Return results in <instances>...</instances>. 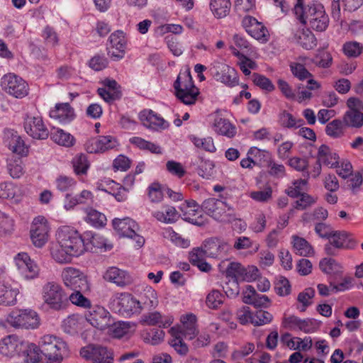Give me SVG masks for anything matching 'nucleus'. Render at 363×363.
<instances>
[{"instance_id": "f257e3e1", "label": "nucleus", "mask_w": 363, "mask_h": 363, "mask_svg": "<svg viewBox=\"0 0 363 363\" xmlns=\"http://www.w3.org/2000/svg\"><path fill=\"white\" fill-rule=\"evenodd\" d=\"M88 241L69 226H62L56 233V242L50 247L52 258L60 264L71 262L73 257H78L85 251L92 250L96 246V236L91 233H86Z\"/></svg>"}, {"instance_id": "f03ea898", "label": "nucleus", "mask_w": 363, "mask_h": 363, "mask_svg": "<svg viewBox=\"0 0 363 363\" xmlns=\"http://www.w3.org/2000/svg\"><path fill=\"white\" fill-rule=\"evenodd\" d=\"M304 0H297L294 6V13L303 24H308L317 31L325 30L329 23V18L325 13L323 6L317 2L308 4L303 6Z\"/></svg>"}, {"instance_id": "7ed1b4c3", "label": "nucleus", "mask_w": 363, "mask_h": 363, "mask_svg": "<svg viewBox=\"0 0 363 363\" xmlns=\"http://www.w3.org/2000/svg\"><path fill=\"white\" fill-rule=\"evenodd\" d=\"M38 344L48 363H60L68 350L67 343L52 335H43Z\"/></svg>"}, {"instance_id": "20e7f679", "label": "nucleus", "mask_w": 363, "mask_h": 363, "mask_svg": "<svg viewBox=\"0 0 363 363\" xmlns=\"http://www.w3.org/2000/svg\"><path fill=\"white\" fill-rule=\"evenodd\" d=\"M6 322L16 329L35 330L40 325V318L33 309H16L7 315Z\"/></svg>"}, {"instance_id": "39448f33", "label": "nucleus", "mask_w": 363, "mask_h": 363, "mask_svg": "<svg viewBox=\"0 0 363 363\" xmlns=\"http://www.w3.org/2000/svg\"><path fill=\"white\" fill-rule=\"evenodd\" d=\"M174 88L177 99L186 105L194 104L200 93L190 72L180 73L174 83Z\"/></svg>"}, {"instance_id": "423d86ee", "label": "nucleus", "mask_w": 363, "mask_h": 363, "mask_svg": "<svg viewBox=\"0 0 363 363\" xmlns=\"http://www.w3.org/2000/svg\"><path fill=\"white\" fill-rule=\"evenodd\" d=\"M42 297L51 309L60 311L66 306V295L61 285L56 281H48L43 286Z\"/></svg>"}, {"instance_id": "0eeeda50", "label": "nucleus", "mask_w": 363, "mask_h": 363, "mask_svg": "<svg viewBox=\"0 0 363 363\" xmlns=\"http://www.w3.org/2000/svg\"><path fill=\"white\" fill-rule=\"evenodd\" d=\"M201 208L206 214L220 222H230L235 217L234 209L231 206L215 198L204 200Z\"/></svg>"}, {"instance_id": "6e6552de", "label": "nucleus", "mask_w": 363, "mask_h": 363, "mask_svg": "<svg viewBox=\"0 0 363 363\" xmlns=\"http://www.w3.org/2000/svg\"><path fill=\"white\" fill-rule=\"evenodd\" d=\"M62 280L64 285L72 291H90V284L87 276L80 269L67 267L62 271Z\"/></svg>"}, {"instance_id": "1a4fd4ad", "label": "nucleus", "mask_w": 363, "mask_h": 363, "mask_svg": "<svg viewBox=\"0 0 363 363\" xmlns=\"http://www.w3.org/2000/svg\"><path fill=\"white\" fill-rule=\"evenodd\" d=\"M1 86L8 94L16 98L23 99L29 93L28 83L21 77L9 73L1 79Z\"/></svg>"}, {"instance_id": "9d476101", "label": "nucleus", "mask_w": 363, "mask_h": 363, "mask_svg": "<svg viewBox=\"0 0 363 363\" xmlns=\"http://www.w3.org/2000/svg\"><path fill=\"white\" fill-rule=\"evenodd\" d=\"M113 226L121 237H127L135 241V247H141L145 243L143 236L137 233L139 230L138 225L131 218H115L113 220Z\"/></svg>"}, {"instance_id": "9b49d317", "label": "nucleus", "mask_w": 363, "mask_h": 363, "mask_svg": "<svg viewBox=\"0 0 363 363\" xmlns=\"http://www.w3.org/2000/svg\"><path fill=\"white\" fill-rule=\"evenodd\" d=\"M86 320L94 328L104 330L113 324L111 313L103 306L90 307L85 315Z\"/></svg>"}, {"instance_id": "f8f14e48", "label": "nucleus", "mask_w": 363, "mask_h": 363, "mask_svg": "<svg viewBox=\"0 0 363 363\" xmlns=\"http://www.w3.org/2000/svg\"><path fill=\"white\" fill-rule=\"evenodd\" d=\"M210 70L216 81L231 87L238 84L236 70L228 65L220 62H215Z\"/></svg>"}, {"instance_id": "ddd939ff", "label": "nucleus", "mask_w": 363, "mask_h": 363, "mask_svg": "<svg viewBox=\"0 0 363 363\" xmlns=\"http://www.w3.org/2000/svg\"><path fill=\"white\" fill-rule=\"evenodd\" d=\"M50 228L47 220L42 216L34 218L30 228V238L37 247H42L48 242Z\"/></svg>"}, {"instance_id": "4468645a", "label": "nucleus", "mask_w": 363, "mask_h": 363, "mask_svg": "<svg viewBox=\"0 0 363 363\" xmlns=\"http://www.w3.org/2000/svg\"><path fill=\"white\" fill-rule=\"evenodd\" d=\"M242 25L250 35L260 43H265L269 40V33L267 28L255 18L245 16L242 19Z\"/></svg>"}, {"instance_id": "2eb2a0df", "label": "nucleus", "mask_w": 363, "mask_h": 363, "mask_svg": "<svg viewBox=\"0 0 363 363\" xmlns=\"http://www.w3.org/2000/svg\"><path fill=\"white\" fill-rule=\"evenodd\" d=\"M113 301H116L118 311L122 315L130 316L133 314L140 313L138 299L130 294H117L114 296Z\"/></svg>"}, {"instance_id": "dca6fc26", "label": "nucleus", "mask_w": 363, "mask_h": 363, "mask_svg": "<svg viewBox=\"0 0 363 363\" xmlns=\"http://www.w3.org/2000/svg\"><path fill=\"white\" fill-rule=\"evenodd\" d=\"M23 126L27 134L33 139L45 140L49 136V130L40 116H27Z\"/></svg>"}, {"instance_id": "f3484780", "label": "nucleus", "mask_w": 363, "mask_h": 363, "mask_svg": "<svg viewBox=\"0 0 363 363\" xmlns=\"http://www.w3.org/2000/svg\"><path fill=\"white\" fill-rule=\"evenodd\" d=\"M80 355L91 359L93 363H113L111 353L106 347L99 345H88L81 349Z\"/></svg>"}, {"instance_id": "a211bd4d", "label": "nucleus", "mask_w": 363, "mask_h": 363, "mask_svg": "<svg viewBox=\"0 0 363 363\" xmlns=\"http://www.w3.org/2000/svg\"><path fill=\"white\" fill-rule=\"evenodd\" d=\"M15 262L26 279L30 280L38 277L40 268L27 253H18L15 257Z\"/></svg>"}, {"instance_id": "6ab92c4d", "label": "nucleus", "mask_w": 363, "mask_h": 363, "mask_svg": "<svg viewBox=\"0 0 363 363\" xmlns=\"http://www.w3.org/2000/svg\"><path fill=\"white\" fill-rule=\"evenodd\" d=\"M4 141L6 146L13 153L21 156H27L28 147L16 131L11 129L5 130Z\"/></svg>"}, {"instance_id": "aec40b11", "label": "nucleus", "mask_w": 363, "mask_h": 363, "mask_svg": "<svg viewBox=\"0 0 363 363\" xmlns=\"http://www.w3.org/2000/svg\"><path fill=\"white\" fill-rule=\"evenodd\" d=\"M199 206L194 201H186L182 204L180 209L182 212V218L194 225L201 226L206 224L207 219L203 216L199 215Z\"/></svg>"}, {"instance_id": "412c9836", "label": "nucleus", "mask_w": 363, "mask_h": 363, "mask_svg": "<svg viewBox=\"0 0 363 363\" xmlns=\"http://www.w3.org/2000/svg\"><path fill=\"white\" fill-rule=\"evenodd\" d=\"M24 340L15 335H9L0 340V354L11 357L16 354L21 355Z\"/></svg>"}, {"instance_id": "4be33fe9", "label": "nucleus", "mask_w": 363, "mask_h": 363, "mask_svg": "<svg viewBox=\"0 0 363 363\" xmlns=\"http://www.w3.org/2000/svg\"><path fill=\"white\" fill-rule=\"evenodd\" d=\"M206 256L212 258H222L230 250V245L223 240L212 238L203 243Z\"/></svg>"}, {"instance_id": "5701e85b", "label": "nucleus", "mask_w": 363, "mask_h": 363, "mask_svg": "<svg viewBox=\"0 0 363 363\" xmlns=\"http://www.w3.org/2000/svg\"><path fill=\"white\" fill-rule=\"evenodd\" d=\"M118 145L117 140L112 136H99L89 140L86 144V149L89 152H103L113 149Z\"/></svg>"}, {"instance_id": "b1692460", "label": "nucleus", "mask_w": 363, "mask_h": 363, "mask_svg": "<svg viewBox=\"0 0 363 363\" xmlns=\"http://www.w3.org/2000/svg\"><path fill=\"white\" fill-rule=\"evenodd\" d=\"M25 195L22 186L10 182L0 183V199H12L15 202L21 201Z\"/></svg>"}, {"instance_id": "393cba45", "label": "nucleus", "mask_w": 363, "mask_h": 363, "mask_svg": "<svg viewBox=\"0 0 363 363\" xmlns=\"http://www.w3.org/2000/svg\"><path fill=\"white\" fill-rule=\"evenodd\" d=\"M140 119L145 126L154 130L165 129L169 126L166 121L152 110H144L140 112Z\"/></svg>"}, {"instance_id": "a878e982", "label": "nucleus", "mask_w": 363, "mask_h": 363, "mask_svg": "<svg viewBox=\"0 0 363 363\" xmlns=\"http://www.w3.org/2000/svg\"><path fill=\"white\" fill-rule=\"evenodd\" d=\"M50 116L60 123H67L72 121L74 117V109L68 103L57 104L50 111Z\"/></svg>"}, {"instance_id": "bb28decb", "label": "nucleus", "mask_w": 363, "mask_h": 363, "mask_svg": "<svg viewBox=\"0 0 363 363\" xmlns=\"http://www.w3.org/2000/svg\"><path fill=\"white\" fill-rule=\"evenodd\" d=\"M104 279L119 286H124L132 282L131 277L128 273L117 267L109 268L105 273Z\"/></svg>"}, {"instance_id": "cd10ccee", "label": "nucleus", "mask_w": 363, "mask_h": 363, "mask_svg": "<svg viewBox=\"0 0 363 363\" xmlns=\"http://www.w3.org/2000/svg\"><path fill=\"white\" fill-rule=\"evenodd\" d=\"M318 159L323 164L333 168L339 163V156L328 145H322L318 152Z\"/></svg>"}, {"instance_id": "c85d7f7f", "label": "nucleus", "mask_w": 363, "mask_h": 363, "mask_svg": "<svg viewBox=\"0 0 363 363\" xmlns=\"http://www.w3.org/2000/svg\"><path fill=\"white\" fill-rule=\"evenodd\" d=\"M140 311L142 310H151L158 305V300L156 291L152 288L144 290L138 299Z\"/></svg>"}, {"instance_id": "c756f323", "label": "nucleus", "mask_w": 363, "mask_h": 363, "mask_svg": "<svg viewBox=\"0 0 363 363\" xmlns=\"http://www.w3.org/2000/svg\"><path fill=\"white\" fill-rule=\"evenodd\" d=\"M152 216L160 222L172 223L177 220L179 215L174 207L167 205L160 210L153 211Z\"/></svg>"}, {"instance_id": "7c9ffc66", "label": "nucleus", "mask_w": 363, "mask_h": 363, "mask_svg": "<svg viewBox=\"0 0 363 363\" xmlns=\"http://www.w3.org/2000/svg\"><path fill=\"white\" fill-rule=\"evenodd\" d=\"M205 257L207 256L204 247L194 248L189 253V261L201 271L208 272L211 269V266L206 262Z\"/></svg>"}, {"instance_id": "2f4dec72", "label": "nucleus", "mask_w": 363, "mask_h": 363, "mask_svg": "<svg viewBox=\"0 0 363 363\" xmlns=\"http://www.w3.org/2000/svg\"><path fill=\"white\" fill-rule=\"evenodd\" d=\"M182 329L181 333L189 340H192L198 333L196 327V318L193 314H187L181 317Z\"/></svg>"}, {"instance_id": "473e14b6", "label": "nucleus", "mask_w": 363, "mask_h": 363, "mask_svg": "<svg viewBox=\"0 0 363 363\" xmlns=\"http://www.w3.org/2000/svg\"><path fill=\"white\" fill-rule=\"evenodd\" d=\"M296 42L306 50H311L316 46V39L309 30H298L295 35Z\"/></svg>"}, {"instance_id": "72a5a7b5", "label": "nucleus", "mask_w": 363, "mask_h": 363, "mask_svg": "<svg viewBox=\"0 0 363 363\" xmlns=\"http://www.w3.org/2000/svg\"><path fill=\"white\" fill-rule=\"evenodd\" d=\"M109 41L112 48L117 50L116 53L112 52V56L117 58H122L125 49V39L123 31L117 30L113 33L109 37Z\"/></svg>"}, {"instance_id": "f704fd0d", "label": "nucleus", "mask_w": 363, "mask_h": 363, "mask_svg": "<svg viewBox=\"0 0 363 363\" xmlns=\"http://www.w3.org/2000/svg\"><path fill=\"white\" fill-rule=\"evenodd\" d=\"M214 130L222 135L233 138L235 135L236 129L227 119L216 117L213 123Z\"/></svg>"}, {"instance_id": "c9c22d12", "label": "nucleus", "mask_w": 363, "mask_h": 363, "mask_svg": "<svg viewBox=\"0 0 363 363\" xmlns=\"http://www.w3.org/2000/svg\"><path fill=\"white\" fill-rule=\"evenodd\" d=\"M329 241L337 249L350 248L352 247L350 234L346 231H333Z\"/></svg>"}, {"instance_id": "e433bc0d", "label": "nucleus", "mask_w": 363, "mask_h": 363, "mask_svg": "<svg viewBox=\"0 0 363 363\" xmlns=\"http://www.w3.org/2000/svg\"><path fill=\"white\" fill-rule=\"evenodd\" d=\"M62 328L65 333L74 335L82 329V320L77 315L68 316L63 320Z\"/></svg>"}, {"instance_id": "4c0bfd02", "label": "nucleus", "mask_w": 363, "mask_h": 363, "mask_svg": "<svg viewBox=\"0 0 363 363\" xmlns=\"http://www.w3.org/2000/svg\"><path fill=\"white\" fill-rule=\"evenodd\" d=\"M18 294L17 289L10 285H0V304L5 306L13 305L16 302V296Z\"/></svg>"}, {"instance_id": "58836bf2", "label": "nucleus", "mask_w": 363, "mask_h": 363, "mask_svg": "<svg viewBox=\"0 0 363 363\" xmlns=\"http://www.w3.org/2000/svg\"><path fill=\"white\" fill-rule=\"evenodd\" d=\"M292 238L293 247L297 255L307 257L313 254V249L306 240L296 235H294Z\"/></svg>"}, {"instance_id": "ea45409f", "label": "nucleus", "mask_w": 363, "mask_h": 363, "mask_svg": "<svg viewBox=\"0 0 363 363\" xmlns=\"http://www.w3.org/2000/svg\"><path fill=\"white\" fill-rule=\"evenodd\" d=\"M210 6L213 14L221 18L229 13L231 3L230 0H211Z\"/></svg>"}, {"instance_id": "a19ab883", "label": "nucleus", "mask_w": 363, "mask_h": 363, "mask_svg": "<svg viewBox=\"0 0 363 363\" xmlns=\"http://www.w3.org/2000/svg\"><path fill=\"white\" fill-rule=\"evenodd\" d=\"M343 122L349 127H361L363 124V113L359 110H348L344 116Z\"/></svg>"}, {"instance_id": "79ce46f5", "label": "nucleus", "mask_w": 363, "mask_h": 363, "mask_svg": "<svg viewBox=\"0 0 363 363\" xmlns=\"http://www.w3.org/2000/svg\"><path fill=\"white\" fill-rule=\"evenodd\" d=\"M50 137L55 143L60 145L71 147L74 145V137L61 129L52 131Z\"/></svg>"}, {"instance_id": "37998d69", "label": "nucleus", "mask_w": 363, "mask_h": 363, "mask_svg": "<svg viewBox=\"0 0 363 363\" xmlns=\"http://www.w3.org/2000/svg\"><path fill=\"white\" fill-rule=\"evenodd\" d=\"M86 216L85 220L95 227H102L106 225V218L102 213L92 208L85 209Z\"/></svg>"}, {"instance_id": "c03bdc74", "label": "nucleus", "mask_w": 363, "mask_h": 363, "mask_svg": "<svg viewBox=\"0 0 363 363\" xmlns=\"http://www.w3.org/2000/svg\"><path fill=\"white\" fill-rule=\"evenodd\" d=\"M140 322L144 325H160V326L162 325L163 327H167L172 323V321L170 320L164 323L162 320V315L157 311L144 314L141 318Z\"/></svg>"}, {"instance_id": "a18cd8bd", "label": "nucleus", "mask_w": 363, "mask_h": 363, "mask_svg": "<svg viewBox=\"0 0 363 363\" xmlns=\"http://www.w3.org/2000/svg\"><path fill=\"white\" fill-rule=\"evenodd\" d=\"M244 272L245 267L239 262H229L225 269L226 276L238 281H244Z\"/></svg>"}, {"instance_id": "49530a36", "label": "nucleus", "mask_w": 363, "mask_h": 363, "mask_svg": "<svg viewBox=\"0 0 363 363\" xmlns=\"http://www.w3.org/2000/svg\"><path fill=\"white\" fill-rule=\"evenodd\" d=\"M189 138L190 140L198 148H201L210 152H214L216 150L213 140L211 137L201 138L195 135H190Z\"/></svg>"}, {"instance_id": "de8ad7c7", "label": "nucleus", "mask_w": 363, "mask_h": 363, "mask_svg": "<svg viewBox=\"0 0 363 363\" xmlns=\"http://www.w3.org/2000/svg\"><path fill=\"white\" fill-rule=\"evenodd\" d=\"M302 119L295 118L291 113L286 111H282L279 115V123L282 127L287 128H299L303 124Z\"/></svg>"}, {"instance_id": "09e8293b", "label": "nucleus", "mask_w": 363, "mask_h": 363, "mask_svg": "<svg viewBox=\"0 0 363 363\" xmlns=\"http://www.w3.org/2000/svg\"><path fill=\"white\" fill-rule=\"evenodd\" d=\"M72 165L76 174H86L89 167L87 157L84 154L76 155L72 160Z\"/></svg>"}, {"instance_id": "8fccbe9b", "label": "nucleus", "mask_w": 363, "mask_h": 363, "mask_svg": "<svg viewBox=\"0 0 363 363\" xmlns=\"http://www.w3.org/2000/svg\"><path fill=\"white\" fill-rule=\"evenodd\" d=\"M88 291L75 290L73 291L69 296V299L71 303L75 306L84 308H89L91 307V301L89 298L84 296V294L87 293Z\"/></svg>"}, {"instance_id": "3c124183", "label": "nucleus", "mask_w": 363, "mask_h": 363, "mask_svg": "<svg viewBox=\"0 0 363 363\" xmlns=\"http://www.w3.org/2000/svg\"><path fill=\"white\" fill-rule=\"evenodd\" d=\"M342 51L347 57L355 58L362 52L363 45L356 41L346 42L342 46Z\"/></svg>"}, {"instance_id": "603ef678", "label": "nucleus", "mask_w": 363, "mask_h": 363, "mask_svg": "<svg viewBox=\"0 0 363 363\" xmlns=\"http://www.w3.org/2000/svg\"><path fill=\"white\" fill-rule=\"evenodd\" d=\"M113 326V335L117 338H121L129 333L134 328L135 325L130 322H118L114 323Z\"/></svg>"}, {"instance_id": "864d4df0", "label": "nucleus", "mask_w": 363, "mask_h": 363, "mask_svg": "<svg viewBox=\"0 0 363 363\" xmlns=\"http://www.w3.org/2000/svg\"><path fill=\"white\" fill-rule=\"evenodd\" d=\"M23 162L20 158L9 160L7 164V169L13 178H19L23 174Z\"/></svg>"}, {"instance_id": "5fc2aeb1", "label": "nucleus", "mask_w": 363, "mask_h": 363, "mask_svg": "<svg viewBox=\"0 0 363 363\" xmlns=\"http://www.w3.org/2000/svg\"><path fill=\"white\" fill-rule=\"evenodd\" d=\"M248 154L254 155L255 158L259 162L261 166L267 167L272 160L269 152L255 147L250 149Z\"/></svg>"}, {"instance_id": "6e6d98bb", "label": "nucleus", "mask_w": 363, "mask_h": 363, "mask_svg": "<svg viewBox=\"0 0 363 363\" xmlns=\"http://www.w3.org/2000/svg\"><path fill=\"white\" fill-rule=\"evenodd\" d=\"M328 135L333 138H339L343 135V125L340 120H333L330 122L325 128Z\"/></svg>"}, {"instance_id": "4d7b16f0", "label": "nucleus", "mask_w": 363, "mask_h": 363, "mask_svg": "<svg viewBox=\"0 0 363 363\" xmlns=\"http://www.w3.org/2000/svg\"><path fill=\"white\" fill-rule=\"evenodd\" d=\"M274 290L279 296H286L289 294L291 291V285L289 280L284 277H278L274 283Z\"/></svg>"}, {"instance_id": "13d9d810", "label": "nucleus", "mask_w": 363, "mask_h": 363, "mask_svg": "<svg viewBox=\"0 0 363 363\" xmlns=\"http://www.w3.org/2000/svg\"><path fill=\"white\" fill-rule=\"evenodd\" d=\"M99 95L106 102L111 103L121 97L120 89H108L107 88H99L97 89Z\"/></svg>"}, {"instance_id": "bf43d9fd", "label": "nucleus", "mask_w": 363, "mask_h": 363, "mask_svg": "<svg viewBox=\"0 0 363 363\" xmlns=\"http://www.w3.org/2000/svg\"><path fill=\"white\" fill-rule=\"evenodd\" d=\"M273 319L272 315L266 311L259 310L253 314L252 324L254 325H262L269 323Z\"/></svg>"}, {"instance_id": "052dcab7", "label": "nucleus", "mask_w": 363, "mask_h": 363, "mask_svg": "<svg viewBox=\"0 0 363 363\" xmlns=\"http://www.w3.org/2000/svg\"><path fill=\"white\" fill-rule=\"evenodd\" d=\"M56 187L60 191H66L74 186L77 184L76 181L65 175L59 176L55 181Z\"/></svg>"}, {"instance_id": "680f3d73", "label": "nucleus", "mask_w": 363, "mask_h": 363, "mask_svg": "<svg viewBox=\"0 0 363 363\" xmlns=\"http://www.w3.org/2000/svg\"><path fill=\"white\" fill-rule=\"evenodd\" d=\"M166 169L167 172L178 178H182L185 174L186 170L183 165L174 160H169L166 163Z\"/></svg>"}, {"instance_id": "e2e57ef3", "label": "nucleus", "mask_w": 363, "mask_h": 363, "mask_svg": "<svg viewBox=\"0 0 363 363\" xmlns=\"http://www.w3.org/2000/svg\"><path fill=\"white\" fill-rule=\"evenodd\" d=\"M163 196L162 186L159 183H152L148 187V197L152 203L160 202Z\"/></svg>"}, {"instance_id": "0e129e2a", "label": "nucleus", "mask_w": 363, "mask_h": 363, "mask_svg": "<svg viewBox=\"0 0 363 363\" xmlns=\"http://www.w3.org/2000/svg\"><path fill=\"white\" fill-rule=\"evenodd\" d=\"M223 296L218 291H212L206 297V305L212 309L218 308L223 302Z\"/></svg>"}, {"instance_id": "69168bd1", "label": "nucleus", "mask_w": 363, "mask_h": 363, "mask_svg": "<svg viewBox=\"0 0 363 363\" xmlns=\"http://www.w3.org/2000/svg\"><path fill=\"white\" fill-rule=\"evenodd\" d=\"M252 77L253 82L255 83V84L258 86L261 89L268 91H272L274 89V86L273 85L272 82L264 75H261L257 73H254Z\"/></svg>"}, {"instance_id": "338daca9", "label": "nucleus", "mask_w": 363, "mask_h": 363, "mask_svg": "<svg viewBox=\"0 0 363 363\" xmlns=\"http://www.w3.org/2000/svg\"><path fill=\"white\" fill-rule=\"evenodd\" d=\"M290 68L292 74L300 80H303L311 77V74L302 64L292 62L290 65Z\"/></svg>"}, {"instance_id": "774afa93", "label": "nucleus", "mask_w": 363, "mask_h": 363, "mask_svg": "<svg viewBox=\"0 0 363 363\" xmlns=\"http://www.w3.org/2000/svg\"><path fill=\"white\" fill-rule=\"evenodd\" d=\"M307 183L306 179H298L293 183V186H289L286 189V194L291 198H297L303 193L302 186H305Z\"/></svg>"}]
</instances>
